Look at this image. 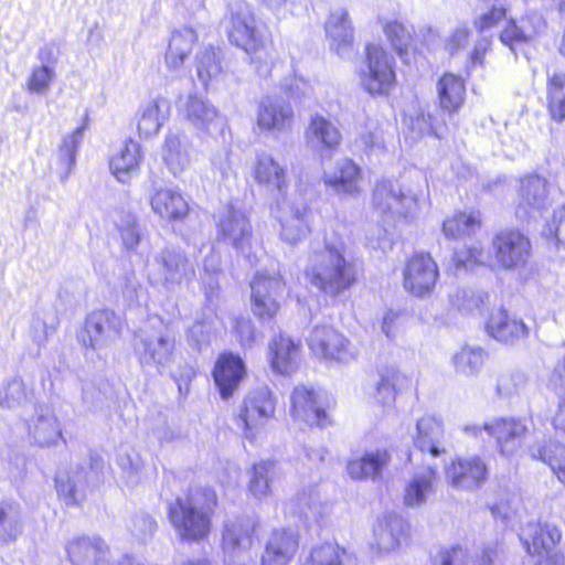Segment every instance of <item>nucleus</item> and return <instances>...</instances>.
Returning <instances> with one entry per match:
<instances>
[{
    "label": "nucleus",
    "instance_id": "1",
    "mask_svg": "<svg viewBox=\"0 0 565 565\" xmlns=\"http://www.w3.org/2000/svg\"><path fill=\"white\" fill-rule=\"evenodd\" d=\"M362 274L356 262L347 257L345 244L329 241L309 253L303 269L307 282L319 294L332 299L354 289L360 284Z\"/></svg>",
    "mask_w": 565,
    "mask_h": 565
},
{
    "label": "nucleus",
    "instance_id": "2",
    "mask_svg": "<svg viewBox=\"0 0 565 565\" xmlns=\"http://www.w3.org/2000/svg\"><path fill=\"white\" fill-rule=\"evenodd\" d=\"M218 505L213 487L194 484L168 504L167 518L181 542L200 543L212 534Z\"/></svg>",
    "mask_w": 565,
    "mask_h": 565
},
{
    "label": "nucleus",
    "instance_id": "3",
    "mask_svg": "<svg viewBox=\"0 0 565 565\" xmlns=\"http://www.w3.org/2000/svg\"><path fill=\"white\" fill-rule=\"evenodd\" d=\"M359 78L369 95L387 97L398 83L394 55L381 43H366Z\"/></svg>",
    "mask_w": 565,
    "mask_h": 565
},
{
    "label": "nucleus",
    "instance_id": "4",
    "mask_svg": "<svg viewBox=\"0 0 565 565\" xmlns=\"http://www.w3.org/2000/svg\"><path fill=\"white\" fill-rule=\"evenodd\" d=\"M335 401L313 386L297 385L290 394L289 413L305 428H327L334 424Z\"/></svg>",
    "mask_w": 565,
    "mask_h": 565
},
{
    "label": "nucleus",
    "instance_id": "5",
    "mask_svg": "<svg viewBox=\"0 0 565 565\" xmlns=\"http://www.w3.org/2000/svg\"><path fill=\"white\" fill-rule=\"evenodd\" d=\"M277 397L268 386L248 391L242 398L234 419L247 439H254L276 417Z\"/></svg>",
    "mask_w": 565,
    "mask_h": 565
},
{
    "label": "nucleus",
    "instance_id": "6",
    "mask_svg": "<svg viewBox=\"0 0 565 565\" xmlns=\"http://www.w3.org/2000/svg\"><path fill=\"white\" fill-rule=\"evenodd\" d=\"M310 354L326 364H347L356 359L358 352L350 339L328 323L316 324L308 338Z\"/></svg>",
    "mask_w": 565,
    "mask_h": 565
},
{
    "label": "nucleus",
    "instance_id": "7",
    "mask_svg": "<svg viewBox=\"0 0 565 565\" xmlns=\"http://www.w3.org/2000/svg\"><path fill=\"white\" fill-rule=\"evenodd\" d=\"M227 38L232 45L243 50L253 62H266L273 56L274 40L270 33L263 34L253 15L232 14Z\"/></svg>",
    "mask_w": 565,
    "mask_h": 565
},
{
    "label": "nucleus",
    "instance_id": "8",
    "mask_svg": "<svg viewBox=\"0 0 565 565\" xmlns=\"http://www.w3.org/2000/svg\"><path fill=\"white\" fill-rule=\"evenodd\" d=\"M439 277V266L431 254L426 250H417L405 259L402 286L412 297L425 298L434 292Z\"/></svg>",
    "mask_w": 565,
    "mask_h": 565
},
{
    "label": "nucleus",
    "instance_id": "9",
    "mask_svg": "<svg viewBox=\"0 0 565 565\" xmlns=\"http://www.w3.org/2000/svg\"><path fill=\"white\" fill-rule=\"evenodd\" d=\"M491 249L497 265L512 270L527 265L532 256V242L519 227H507L494 233Z\"/></svg>",
    "mask_w": 565,
    "mask_h": 565
},
{
    "label": "nucleus",
    "instance_id": "10",
    "mask_svg": "<svg viewBox=\"0 0 565 565\" xmlns=\"http://www.w3.org/2000/svg\"><path fill=\"white\" fill-rule=\"evenodd\" d=\"M253 313L260 321L276 319L280 311L278 296L286 288V280L279 273L257 271L250 282Z\"/></svg>",
    "mask_w": 565,
    "mask_h": 565
},
{
    "label": "nucleus",
    "instance_id": "11",
    "mask_svg": "<svg viewBox=\"0 0 565 565\" xmlns=\"http://www.w3.org/2000/svg\"><path fill=\"white\" fill-rule=\"evenodd\" d=\"M291 88L285 87V96L266 95L256 109V125L260 131L282 134L290 131L295 111L290 104Z\"/></svg>",
    "mask_w": 565,
    "mask_h": 565
},
{
    "label": "nucleus",
    "instance_id": "12",
    "mask_svg": "<svg viewBox=\"0 0 565 565\" xmlns=\"http://www.w3.org/2000/svg\"><path fill=\"white\" fill-rule=\"evenodd\" d=\"M211 375L221 398L228 401L247 377V366L239 354L223 351L216 356Z\"/></svg>",
    "mask_w": 565,
    "mask_h": 565
},
{
    "label": "nucleus",
    "instance_id": "13",
    "mask_svg": "<svg viewBox=\"0 0 565 565\" xmlns=\"http://www.w3.org/2000/svg\"><path fill=\"white\" fill-rule=\"evenodd\" d=\"M445 478L456 489L472 491L487 482L489 469L480 456H458L445 467Z\"/></svg>",
    "mask_w": 565,
    "mask_h": 565
},
{
    "label": "nucleus",
    "instance_id": "14",
    "mask_svg": "<svg viewBox=\"0 0 565 565\" xmlns=\"http://www.w3.org/2000/svg\"><path fill=\"white\" fill-rule=\"evenodd\" d=\"M483 430L494 439L498 452L503 457L514 456L522 447L529 429L520 417H497L484 423Z\"/></svg>",
    "mask_w": 565,
    "mask_h": 565
},
{
    "label": "nucleus",
    "instance_id": "15",
    "mask_svg": "<svg viewBox=\"0 0 565 565\" xmlns=\"http://www.w3.org/2000/svg\"><path fill=\"white\" fill-rule=\"evenodd\" d=\"M484 331L491 339L504 345H515L526 340L530 334V328L525 322L503 307L489 312L484 321Z\"/></svg>",
    "mask_w": 565,
    "mask_h": 565
},
{
    "label": "nucleus",
    "instance_id": "16",
    "mask_svg": "<svg viewBox=\"0 0 565 565\" xmlns=\"http://www.w3.org/2000/svg\"><path fill=\"white\" fill-rule=\"evenodd\" d=\"M562 539V529L542 519L527 522L520 534V542L530 556H541L554 550Z\"/></svg>",
    "mask_w": 565,
    "mask_h": 565
},
{
    "label": "nucleus",
    "instance_id": "17",
    "mask_svg": "<svg viewBox=\"0 0 565 565\" xmlns=\"http://www.w3.org/2000/svg\"><path fill=\"white\" fill-rule=\"evenodd\" d=\"M516 213L522 216H530L534 211L546 207L550 196V182L547 178L537 173L529 172L518 180Z\"/></svg>",
    "mask_w": 565,
    "mask_h": 565
},
{
    "label": "nucleus",
    "instance_id": "18",
    "mask_svg": "<svg viewBox=\"0 0 565 565\" xmlns=\"http://www.w3.org/2000/svg\"><path fill=\"white\" fill-rule=\"evenodd\" d=\"M300 536L290 527L274 529L263 550L259 565H289L299 552Z\"/></svg>",
    "mask_w": 565,
    "mask_h": 565
},
{
    "label": "nucleus",
    "instance_id": "19",
    "mask_svg": "<svg viewBox=\"0 0 565 565\" xmlns=\"http://www.w3.org/2000/svg\"><path fill=\"white\" fill-rule=\"evenodd\" d=\"M149 204L157 216L171 224L184 222L191 213V206L182 192L171 188L156 189Z\"/></svg>",
    "mask_w": 565,
    "mask_h": 565
},
{
    "label": "nucleus",
    "instance_id": "20",
    "mask_svg": "<svg viewBox=\"0 0 565 565\" xmlns=\"http://www.w3.org/2000/svg\"><path fill=\"white\" fill-rule=\"evenodd\" d=\"M119 333L120 324L116 313L109 309H99L93 311L85 319L81 341L84 347L96 349L104 344L110 335Z\"/></svg>",
    "mask_w": 565,
    "mask_h": 565
},
{
    "label": "nucleus",
    "instance_id": "21",
    "mask_svg": "<svg viewBox=\"0 0 565 565\" xmlns=\"http://www.w3.org/2000/svg\"><path fill=\"white\" fill-rule=\"evenodd\" d=\"M302 353L301 342L279 333L268 344L270 367L279 374H290L297 370Z\"/></svg>",
    "mask_w": 565,
    "mask_h": 565
},
{
    "label": "nucleus",
    "instance_id": "22",
    "mask_svg": "<svg viewBox=\"0 0 565 565\" xmlns=\"http://www.w3.org/2000/svg\"><path fill=\"white\" fill-rule=\"evenodd\" d=\"M437 106L449 117L458 114L466 103L465 78L452 72L443 73L436 83Z\"/></svg>",
    "mask_w": 565,
    "mask_h": 565
},
{
    "label": "nucleus",
    "instance_id": "23",
    "mask_svg": "<svg viewBox=\"0 0 565 565\" xmlns=\"http://www.w3.org/2000/svg\"><path fill=\"white\" fill-rule=\"evenodd\" d=\"M414 387L412 379L398 369L385 367L374 390V402L381 407H393L396 398Z\"/></svg>",
    "mask_w": 565,
    "mask_h": 565
},
{
    "label": "nucleus",
    "instance_id": "24",
    "mask_svg": "<svg viewBox=\"0 0 565 565\" xmlns=\"http://www.w3.org/2000/svg\"><path fill=\"white\" fill-rule=\"evenodd\" d=\"M362 168L354 160L344 158L337 164L332 174L323 178V183L338 194L358 196L362 192Z\"/></svg>",
    "mask_w": 565,
    "mask_h": 565
},
{
    "label": "nucleus",
    "instance_id": "25",
    "mask_svg": "<svg viewBox=\"0 0 565 565\" xmlns=\"http://www.w3.org/2000/svg\"><path fill=\"white\" fill-rule=\"evenodd\" d=\"M259 523L248 516H238L224 523L221 544L224 550L235 552L253 546L257 539Z\"/></svg>",
    "mask_w": 565,
    "mask_h": 565
},
{
    "label": "nucleus",
    "instance_id": "26",
    "mask_svg": "<svg viewBox=\"0 0 565 565\" xmlns=\"http://www.w3.org/2000/svg\"><path fill=\"white\" fill-rule=\"evenodd\" d=\"M531 460L548 466L557 480L565 484V445L548 437L534 440L526 448Z\"/></svg>",
    "mask_w": 565,
    "mask_h": 565
},
{
    "label": "nucleus",
    "instance_id": "27",
    "mask_svg": "<svg viewBox=\"0 0 565 565\" xmlns=\"http://www.w3.org/2000/svg\"><path fill=\"white\" fill-rule=\"evenodd\" d=\"M445 427L441 420L434 416H423L417 420L413 444L416 449L438 457L446 452L443 446Z\"/></svg>",
    "mask_w": 565,
    "mask_h": 565
},
{
    "label": "nucleus",
    "instance_id": "28",
    "mask_svg": "<svg viewBox=\"0 0 565 565\" xmlns=\"http://www.w3.org/2000/svg\"><path fill=\"white\" fill-rule=\"evenodd\" d=\"M387 449H376L364 455L351 458L347 462V472L353 480L379 479L391 462Z\"/></svg>",
    "mask_w": 565,
    "mask_h": 565
},
{
    "label": "nucleus",
    "instance_id": "29",
    "mask_svg": "<svg viewBox=\"0 0 565 565\" xmlns=\"http://www.w3.org/2000/svg\"><path fill=\"white\" fill-rule=\"evenodd\" d=\"M66 551L73 565H105L108 546L100 537L83 536L72 540Z\"/></svg>",
    "mask_w": 565,
    "mask_h": 565
},
{
    "label": "nucleus",
    "instance_id": "30",
    "mask_svg": "<svg viewBox=\"0 0 565 565\" xmlns=\"http://www.w3.org/2000/svg\"><path fill=\"white\" fill-rule=\"evenodd\" d=\"M482 226L483 216L480 210H456L443 221L441 230L447 238L465 239L472 237Z\"/></svg>",
    "mask_w": 565,
    "mask_h": 565
},
{
    "label": "nucleus",
    "instance_id": "31",
    "mask_svg": "<svg viewBox=\"0 0 565 565\" xmlns=\"http://www.w3.org/2000/svg\"><path fill=\"white\" fill-rule=\"evenodd\" d=\"M217 238L231 239L233 247L237 250L250 249L253 227L245 216L232 211L217 222Z\"/></svg>",
    "mask_w": 565,
    "mask_h": 565
},
{
    "label": "nucleus",
    "instance_id": "32",
    "mask_svg": "<svg viewBox=\"0 0 565 565\" xmlns=\"http://www.w3.org/2000/svg\"><path fill=\"white\" fill-rule=\"evenodd\" d=\"M170 108V102L164 97H157L149 102L138 116L137 130L139 136L148 138L156 135L168 119Z\"/></svg>",
    "mask_w": 565,
    "mask_h": 565
},
{
    "label": "nucleus",
    "instance_id": "33",
    "mask_svg": "<svg viewBox=\"0 0 565 565\" xmlns=\"http://www.w3.org/2000/svg\"><path fill=\"white\" fill-rule=\"evenodd\" d=\"M253 175L257 183L274 186L279 192L285 191L288 186L286 169L267 153L256 157Z\"/></svg>",
    "mask_w": 565,
    "mask_h": 565
},
{
    "label": "nucleus",
    "instance_id": "34",
    "mask_svg": "<svg viewBox=\"0 0 565 565\" xmlns=\"http://www.w3.org/2000/svg\"><path fill=\"white\" fill-rule=\"evenodd\" d=\"M198 36L191 29L174 31L164 53V62L170 70L180 68L195 46Z\"/></svg>",
    "mask_w": 565,
    "mask_h": 565
},
{
    "label": "nucleus",
    "instance_id": "35",
    "mask_svg": "<svg viewBox=\"0 0 565 565\" xmlns=\"http://www.w3.org/2000/svg\"><path fill=\"white\" fill-rule=\"evenodd\" d=\"M521 21H527L531 24V30H526L515 18L509 17L503 28L499 32V40L503 46L508 47L511 52L516 53L533 42L539 35V31L532 24V19L522 17Z\"/></svg>",
    "mask_w": 565,
    "mask_h": 565
},
{
    "label": "nucleus",
    "instance_id": "36",
    "mask_svg": "<svg viewBox=\"0 0 565 565\" xmlns=\"http://www.w3.org/2000/svg\"><path fill=\"white\" fill-rule=\"evenodd\" d=\"M142 160L141 147L132 139H127L120 150L109 161L113 174L121 182L137 171Z\"/></svg>",
    "mask_w": 565,
    "mask_h": 565
},
{
    "label": "nucleus",
    "instance_id": "37",
    "mask_svg": "<svg viewBox=\"0 0 565 565\" xmlns=\"http://www.w3.org/2000/svg\"><path fill=\"white\" fill-rule=\"evenodd\" d=\"M277 461L273 459L260 460L250 468V478L247 490L257 500L271 494V481L276 472Z\"/></svg>",
    "mask_w": 565,
    "mask_h": 565
},
{
    "label": "nucleus",
    "instance_id": "38",
    "mask_svg": "<svg viewBox=\"0 0 565 565\" xmlns=\"http://www.w3.org/2000/svg\"><path fill=\"white\" fill-rule=\"evenodd\" d=\"M546 108L552 120H565V73L554 72L546 82Z\"/></svg>",
    "mask_w": 565,
    "mask_h": 565
},
{
    "label": "nucleus",
    "instance_id": "39",
    "mask_svg": "<svg viewBox=\"0 0 565 565\" xmlns=\"http://www.w3.org/2000/svg\"><path fill=\"white\" fill-rule=\"evenodd\" d=\"M23 531V522L14 503L0 501V546L14 543Z\"/></svg>",
    "mask_w": 565,
    "mask_h": 565
},
{
    "label": "nucleus",
    "instance_id": "40",
    "mask_svg": "<svg viewBox=\"0 0 565 565\" xmlns=\"http://www.w3.org/2000/svg\"><path fill=\"white\" fill-rule=\"evenodd\" d=\"M324 29L335 49L353 42V28L347 10L331 12Z\"/></svg>",
    "mask_w": 565,
    "mask_h": 565
},
{
    "label": "nucleus",
    "instance_id": "41",
    "mask_svg": "<svg viewBox=\"0 0 565 565\" xmlns=\"http://www.w3.org/2000/svg\"><path fill=\"white\" fill-rule=\"evenodd\" d=\"M310 134L321 143L323 150L334 152L342 140L339 129L328 119L316 115L309 122Z\"/></svg>",
    "mask_w": 565,
    "mask_h": 565
},
{
    "label": "nucleus",
    "instance_id": "42",
    "mask_svg": "<svg viewBox=\"0 0 565 565\" xmlns=\"http://www.w3.org/2000/svg\"><path fill=\"white\" fill-rule=\"evenodd\" d=\"M30 434L40 447L55 445L62 439V428L55 416H39L30 425Z\"/></svg>",
    "mask_w": 565,
    "mask_h": 565
},
{
    "label": "nucleus",
    "instance_id": "43",
    "mask_svg": "<svg viewBox=\"0 0 565 565\" xmlns=\"http://www.w3.org/2000/svg\"><path fill=\"white\" fill-rule=\"evenodd\" d=\"M348 558L345 548L334 543H324L313 547L302 565H347Z\"/></svg>",
    "mask_w": 565,
    "mask_h": 565
},
{
    "label": "nucleus",
    "instance_id": "44",
    "mask_svg": "<svg viewBox=\"0 0 565 565\" xmlns=\"http://www.w3.org/2000/svg\"><path fill=\"white\" fill-rule=\"evenodd\" d=\"M436 468L429 467L425 476H415L405 487L403 501L407 507L419 505L425 501L426 493L433 488Z\"/></svg>",
    "mask_w": 565,
    "mask_h": 565
},
{
    "label": "nucleus",
    "instance_id": "45",
    "mask_svg": "<svg viewBox=\"0 0 565 565\" xmlns=\"http://www.w3.org/2000/svg\"><path fill=\"white\" fill-rule=\"evenodd\" d=\"M542 237L555 247L565 245V203L556 206L545 221Z\"/></svg>",
    "mask_w": 565,
    "mask_h": 565
},
{
    "label": "nucleus",
    "instance_id": "46",
    "mask_svg": "<svg viewBox=\"0 0 565 565\" xmlns=\"http://www.w3.org/2000/svg\"><path fill=\"white\" fill-rule=\"evenodd\" d=\"M185 116L194 126L206 128L218 117V111L198 96H190L185 104Z\"/></svg>",
    "mask_w": 565,
    "mask_h": 565
},
{
    "label": "nucleus",
    "instance_id": "47",
    "mask_svg": "<svg viewBox=\"0 0 565 565\" xmlns=\"http://www.w3.org/2000/svg\"><path fill=\"white\" fill-rule=\"evenodd\" d=\"M487 352L481 348H461L454 356L455 366L458 371L472 374L479 371L484 364Z\"/></svg>",
    "mask_w": 565,
    "mask_h": 565
},
{
    "label": "nucleus",
    "instance_id": "48",
    "mask_svg": "<svg viewBox=\"0 0 565 565\" xmlns=\"http://www.w3.org/2000/svg\"><path fill=\"white\" fill-rule=\"evenodd\" d=\"M510 17V9L504 4H492L484 12L473 20V28L477 32L483 33L490 31L501 23H505Z\"/></svg>",
    "mask_w": 565,
    "mask_h": 565
},
{
    "label": "nucleus",
    "instance_id": "49",
    "mask_svg": "<svg viewBox=\"0 0 565 565\" xmlns=\"http://www.w3.org/2000/svg\"><path fill=\"white\" fill-rule=\"evenodd\" d=\"M382 29L386 40L394 49V51L397 53V55L403 56L404 54H406V40L408 38V32L404 23L398 20H388L382 24Z\"/></svg>",
    "mask_w": 565,
    "mask_h": 565
},
{
    "label": "nucleus",
    "instance_id": "50",
    "mask_svg": "<svg viewBox=\"0 0 565 565\" xmlns=\"http://www.w3.org/2000/svg\"><path fill=\"white\" fill-rule=\"evenodd\" d=\"M483 263V248L480 246H466L456 249L451 257V267L455 271L473 268Z\"/></svg>",
    "mask_w": 565,
    "mask_h": 565
},
{
    "label": "nucleus",
    "instance_id": "51",
    "mask_svg": "<svg viewBox=\"0 0 565 565\" xmlns=\"http://www.w3.org/2000/svg\"><path fill=\"white\" fill-rule=\"evenodd\" d=\"M118 233L126 249H135L141 242L138 221L132 214L127 215V217L121 221L118 225Z\"/></svg>",
    "mask_w": 565,
    "mask_h": 565
},
{
    "label": "nucleus",
    "instance_id": "52",
    "mask_svg": "<svg viewBox=\"0 0 565 565\" xmlns=\"http://www.w3.org/2000/svg\"><path fill=\"white\" fill-rule=\"evenodd\" d=\"M157 262L162 267L167 278H172L188 264V258L180 252L163 249L157 258Z\"/></svg>",
    "mask_w": 565,
    "mask_h": 565
},
{
    "label": "nucleus",
    "instance_id": "53",
    "mask_svg": "<svg viewBox=\"0 0 565 565\" xmlns=\"http://www.w3.org/2000/svg\"><path fill=\"white\" fill-rule=\"evenodd\" d=\"M53 76V72L47 66H36L31 71L26 81V89L30 93L43 94L49 89Z\"/></svg>",
    "mask_w": 565,
    "mask_h": 565
},
{
    "label": "nucleus",
    "instance_id": "54",
    "mask_svg": "<svg viewBox=\"0 0 565 565\" xmlns=\"http://www.w3.org/2000/svg\"><path fill=\"white\" fill-rule=\"evenodd\" d=\"M173 342L166 338L160 337L157 340H149L145 342V353L148 358L161 364L172 355Z\"/></svg>",
    "mask_w": 565,
    "mask_h": 565
},
{
    "label": "nucleus",
    "instance_id": "55",
    "mask_svg": "<svg viewBox=\"0 0 565 565\" xmlns=\"http://www.w3.org/2000/svg\"><path fill=\"white\" fill-rule=\"evenodd\" d=\"M232 331L242 347H250L256 340V330L249 318H234Z\"/></svg>",
    "mask_w": 565,
    "mask_h": 565
},
{
    "label": "nucleus",
    "instance_id": "56",
    "mask_svg": "<svg viewBox=\"0 0 565 565\" xmlns=\"http://www.w3.org/2000/svg\"><path fill=\"white\" fill-rule=\"evenodd\" d=\"M55 489L58 497L62 498L66 504H79L84 499V494L78 491L75 481L68 476L56 478Z\"/></svg>",
    "mask_w": 565,
    "mask_h": 565
},
{
    "label": "nucleus",
    "instance_id": "57",
    "mask_svg": "<svg viewBox=\"0 0 565 565\" xmlns=\"http://www.w3.org/2000/svg\"><path fill=\"white\" fill-rule=\"evenodd\" d=\"M467 551L460 545L441 548L434 565H465Z\"/></svg>",
    "mask_w": 565,
    "mask_h": 565
},
{
    "label": "nucleus",
    "instance_id": "58",
    "mask_svg": "<svg viewBox=\"0 0 565 565\" xmlns=\"http://www.w3.org/2000/svg\"><path fill=\"white\" fill-rule=\"evenodd\" d=\"M406 315L403 311L387 310L382 320V330L392 339L405 324Z\"/></svg>",
    "mask_w": 565,
    "mask_h": 565
},
{
    "label": "nucleus",
    "instance_id": "59",
    "mask_svg": "<svg viewBox=\"0 0 565 565\" xmlns=\"http://www.w3.org/2000/svg\"><path fill=\"white\" fill-rule=\"evenodd\" d=\"M393 200L396 202H402L403 200H409L413 203H416L415 196H406L403 193H396L390 184L382 182L376 184L373 191V201L377 206H382L384 201Z\"/></svg>",
    "mask_w": 565,
    "mask_h": 565
},
{
    "label": "nucleus",
    "instance_id": "60",
    "mask_svg": "<svg viewBox=\"0 0 565 565\" xmlns=\"http://www.w3.org/2000/svg\"><path fill=\"white\" fill-rule=\"evenodd\" d=\"M492 49V40L490 38L479 39L468 55V65L471 68L482 66L486 62L487 54Z\"/></svg>",
    "mask_w": 565,
    "mask_h": 565
},
{
    "label": "nucleus",
    "instance_id": "61",
    "mask_svg": "<svg viewBox=\"0 0 565 565\" xmlns=\"http://www.w3.org/2000/svg\"><path fill=\"white\" fill-rule=\"evenodd\" d=\"M296 222H300L299 216L292 217L291 222L282 227V235L290 244H296L311 233L309 224L298 226Z\"/></svg>",
    "mask_w": 565,
    "mask_h": 565
},
{
    "label": "nucleus",
    "instance_id": "62",
    "mask_svg": "<svg viewBox=\"0 0 565 565\" xmlns=\"http://www.w3.org/2000/svg\"><path fill=\"white\" fill-rule=\"evenodd\" d=\"M470 39V31L458 29L445 42V50L449 55H455L466 47Z\"/></svg>",
    "mask_w": 565,
    "mask_h": 565
},
{
    "label": "nucleus",
    "instance_id": "63",
    "mask_svg": "<svg viewBox=\"0 0 565 565\" xmlns=\"http://www.w3.org/2000/svg\"><path fill=\"white\" fill-rule=\"evenodd\" d=\"M222 72L218 61L204 62L202 61L198 67V75L200 79L206 85L213 76Z\"/></svg>",
    "mask_w": 565,
    "mask_h": 565
},
{
    "label": "nucleus",
    "instance_id": "64",
    "mask_svg": "<svg viewBox=\"0 0 565 565\" xmlns=\"http://www.w3.org/2000/svg\"><path fill=\"white\" fill-rule=\"evenodd\" d=\"M537 557L534 565H565V554L559 550H552Z\"/></svg>",
    "mask_w": 565,
    "mask_h": 565
}]
</instances>
